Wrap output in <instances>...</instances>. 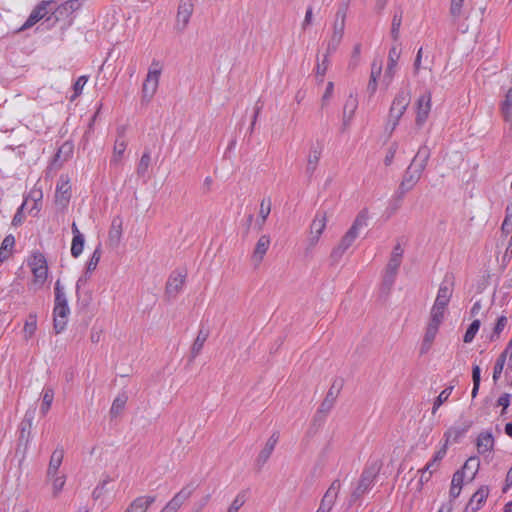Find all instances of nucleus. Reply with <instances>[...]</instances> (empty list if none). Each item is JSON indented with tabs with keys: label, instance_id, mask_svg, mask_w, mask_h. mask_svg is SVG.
Wrapping results in <instances>:
<instances>
[{
	"label": "nucleus",
	"instance_id": "a211bd4d",
	"mask_svg": "<svg viewBox=\"0 0 512 512\" xmlns=\"http://www.w3.org/2000/svg\"><path fill=\"white\" fill-rule=\"evenodd\" d=\"M489 494L487 486H481L470 498L465 507V512H476L485 503Z\"/></svg>",
	"mask_w": 512,
	"mask_h": 512
},
{
	"label": "nucleus",
	"instance_id": "7c9ffc66",
	"mask_svg": "<svg viewBox=\"0 0 512 512\" xmlns=\"http://www.w3.org/2000/svg\"><path fill=\"white\" fill-rule=\"evenodd\" d=\"M464 2L465 0H451L449 14L453 23H457L461 18H467Z\"/></svg>",
	"mask_w": 512,
	"mask_h": 512
},
{
	"label": "nucleus",
	"instance_id": "473e14b6",
	"mask_svg": "<svg viewBox=\"0 0 512 512\" xmlns=\"http://www.w3.org/2000/svg\"><path fill=\"white\" fill-rule=\"evenodd\" d=\"M381 71V63H377L376 61H374L371 65V74L367 85V91L371 96L374 95L377 90V80L381 75Z\"/></svg>",
	"mask_w": 512,
	"mask_h": 512
},
{
	"label": "nucleus",
	"instance_id": "7ed1b4c3",
	"mask_svg": "<svg viewBox=\"0 0 512 512\" xmlns=\"http://www.w3.org/2000/svg\"><path fill=\"white\" fill-rule=\"evenodd\" d=\"M411 101V91L409 83L406 87L401 88L394 97L388 115V125L391 126L393 132L399 124L401 117L404 115Z\"/></svg>",
	"mask_w": 512,
	"mask_h": 512
},
{
	"label": "nucleus",
	"instance_id": "680f3d73",
	"mask_svg": "<svg viewBox=\"0 0 512 512\" xmlns=\"http://www.w3.org/2000/svg\"><path fill=\"white\" fill-rule=\"evenodd\" d=\"M244 503H245L244 496L237 495L226 512H238V510L243 506Z\"/></svg>",
	"mask_w": 512,
	"mask_h": 512
},
{
	"label": "nucleus",
	"instance_id": "37998d69",
	"mask_svg": "<svg viewBox=\"0 0 512 512\" xmlns=\"http://www.w3.org/2000/svg\"><path fill=\"white\" fill-rule=\"evenodd\" d=\"M402 17H403V11L401 9H398L392 19V25H391V36L393 40L397 41L399 39V33H400V27L402 24Z\"/></svg>",
	"mask_w": 512,
	"mask_h": 512
},
{
	"label": "nucleus",
	"instance_id": "393cba45",
	"mask_svg": "<svg viewBox=\"0 0 512 512\" xmlns=\"http://www.w3.org/2000/svg\"><path fill=\"white\" fill-rule=\"evenodd\" d=\"M64 458L63 447H57L51 454L47 468V477H54L58 474L59 468Z\"/></svg>",
	"mask_w": 512,
	"mask_h": 512
},
{
	"label": "nucleus",
	"instance_id": "6e6552de",
	"mask_svg": "<svg viewBox=\"0 0 512 512\" xmlns=\"http://www.w3.org/2000/svg\"><path fill=\"white\" fill-rule=\"evenodd\" d=\"M376 474V469L372 467L367 468L362 472L358 485L351 494V502L357 501L372 488Z\"/></svg>",
	"mask_w": 512,
	"mask_h": 512
},
{
	"label": "nucleus",
	"instance_id": "4d7b16f0",
	"mask_svg": "<svg viewBox=\"0 0 512 512\" xmlns=\"http://www.w3.org/2000/svg\"><path fill=\"white\" fill-rule=\"evenodd\" d=\"M331 54H328V52L326 51L324 57H323V60L322 62H318L317 63V66H316V74L323 77L328 69V66H329V56Z\"/></svg>",
	"mask_w": 512,
	"mask_h": 512
},
{
	"label": "nucleus",
	"instance_id": "8fccbe9b",
	"mask_svg": "<svg viewBox=\"0 0 512 512\" xmlns=\"http://www.w3.org/2000/svg\"><path fill=\"white\" fill-rule=\"evenodd\" d=\"M100 258H101V248H100V245L94 250L91 258L89 259L88 263H87V267H86V275L88 273H91L92 271H94L100 261Z\"/></svg>",
	"mask_w": 512,
	"mask_h": 512
},
{
	"label": "nucleus",
	"instance_id": "774afa93",
	"mask_svg": "<svg viewBox=\"0 0 512 512\" xmlns=\"http://www.w3.org/2000/svg\"><path fill=\"white\" fill-rule=\"evenodd\" d=\"M464 477H465V475H464L463 471H460V470L456 471L453 474L451 485L462 487L463 481H464Z\"/></svg>",
	"mask_w": 512,
	"mask_h": 512
},
{
	"label": "nucleus",
	"instance_id": "49530a36",
	"mask_svg": "<svg viewBox=\"0 0 512 512\" xmlns=\"http://www.w3.org/2000/svg\"><path fill=\"white\" fill-rule=\"evenodd\" d=\"M452 390H453V386H450L440 392V394L434 401L433 408H432V414H435L436 411L438 410V408L448 400L449 396L452 393Z\"/></svg>",
	"mask_w": 512,
	"mask_h": 512
},
{
	"label": "nucleus",
	"instance_id": "0e129e2a",
	"mask_svg": "<svg viewBox=\"0 0 512 512\" xmlns=\"http://www.w3.org/2000/svg\"><path fill=\"white\" fill-rule=\"evenodd\" d=\"M312 20H313V8H312V6H308L306 13H305L304 20L302 22V29L306 30L312 24Z\"/></svg>",
	"mask_w": 512,
	"mask_h": 512
},
{
	"label": "nucleus",
	"instance_id": "412c9836",
	"mask_svg": "<svg viewBox=\"0 0 512 512\" xmlns=\"http://www.w3.org/2000/svg\"><path fill=\"white\" fill-rule=\"evenodd\" d=\"M156 501L155 496L144 495L135 498L124 512H147L150 506Z\"/></svg>",
	"mask_w": 512,
	"mask_h": 512
},
{
	"label": "nucleus",
	"instance_id": "0eeeda50",
	"mask_svg": "<svg viewBox=\"0 0 512 512\" xmlns=\"http://www.w3.org/2000/svg\"><path fill=\"white\" fill-rule=\"evenodd\" d=\"M56 2L53 0L41 1L30 13L26 22L21 26L20 30H26L34 26L38 21L43 19L50 11L55 12Z\"/></svg>",
	"mask_w": 512,
	"mask_h": 512
},
{
	"label": "nucleus",
	"instance_id": "aec40b11",
	"mask_svg": "<svg viewBox=\"0 0 512 512\" xmlns=\"http://www.w3.org/2000/svg\"><path fill=\"white\" fill-rule=\"evenodd\" d=\"M279 440V432H274L269 439L267 440L264 448L260 451L257 459L256 465L261 468L270 458L276 444Z\"/></svg>",
	"mask_w": 512,
	"mask_h": 512
},
{
	"label": "nucleus",
	"instance_id": "6e6d98bb",
	"mask_svg": "<svg viewBox=\"0 0 512 512\" xmlns=\"http://www.w3.org/2000/svg\"><path fill=\"white\" fill-rule=\"evenodd\" d=\"M506 358H504V355H500L498 359L496 360L494 371H493V381L497 382L498 379L501 376V373L503 371L504 365H505Z\"/></svg>",
	"mask_w": 512,
	"mask_h": 512
},
{
	"label": "nucleus",
	"instance_id": "58836bf2",
	"mask_svg": "<svg viewBox=\"0 0 512 512\" xmlns=\"http://www.w3.org/2000/svg\"><path fill=\"white\" fill-rule=\"evenodd\" d=\"M54 399V390L51 387H44L42 390V404L40 412L45 415L50 410Z\"/></svg>",
	"mask_w": 512,
	"mask_h": 512
},
{
	"label": "nucleus",
	"instance_id": "2eb2a0df",
	"mask_svg": "<svg viewBox=\"0 0 512 512\" xmlns=\"http://www.w3.org/2000/svg\"><path fill=\"white\" fill-rule=\"evenodd\" d=\"M186 280V273L182 271H174L168 278L166 283L165 294L168 298H175L182 290Z\"/></svg>",
	"mask_w": 512,
	"mask_h": 512
},
{
	"label": "nucleus",
	"instance_id": "052dcab7",
	"mask_svg": "<svg viewBox=\"0 0 512 512\" xmlns=\"http://www.w3.org/2000/svg\"><path fill=\"white\" fill-rule=\"evenodd\" d=\"M507 317L505 316H500L498 319H497V323L494 327V332H493V335L491 336V340H493L494 336H499V334L504 330V328L506 327L507 325Z\"/></svg>",
	"mask_w": 512,
	"mask_h": 512
},
{
	"label": "nucleus",
	"instance_id": "3c124183",
	"mask_svg": "<svg viewBox=\"0 0 512 512\" xmlns=\"http://www.w3.org/2000/svg\"><path fill=\"white\" fill-rule=\"evenodd\" d=\"M480 328V320H474L466 330V333L464 335L463 341L465 343H470L473 341L476 333L478 332Z\"/></svg>",
	"mask_w": 512,
	"mask_h": 512
},
{
	"label": "nucleus",
	"instance_id": "c9c22d12",
	"mask_svg": "<svg viewBox=\"0 0 512 512\" xmlns=\"http://www.w3.org/2000/svg\"><path fill=\"white\" fill-rule=\"evenodd\" d=\"M82 5L81 0H68L61 5L55 7V13H58L60 16L72 14L74 11H77Z\"/></svg>",
	"mask_w": 512,
	"mask_h": 512
},
{
	"label": "nucleus",
	"instance_id": "338daca9",
	"mask_svg": "<svg viewBox=\"0 0 512 512\" xmlns=\"http://www.w3.org/2000/svg\"><path fill=\"white\" fill-rule=\"evenodd\" d=\"M334 91V84L333 82H328L326 86V90L322 96V105L324 106L329 99L332 97Z\"/></svg>",
	"mask_w": 512,
	"mask_h": 512
},
{
	"label": "nucleus",
	"instance_id": "79ce46f5",
	"mask_svg": "<svg viewBox=\"0 0 512 512\" xmlns=\"http://www.w3.org/2000/svg\"><path fill=\"white\" fill-rule=\"evenodd\" d=\"M502 113L505 121L509 122L512 129V89H509L502 104Z\"/></svg>",
	"mask_w": 512,
	"mask_h": 512
},
{
	"label": "nucleus",
	"instance_id": "c85d7f7f",
	"mask_svg": "<svg viewBox=\"0 0 512 512\" xmlns=\"http://www.w3.org/2000/svg\"><path fill=\"white\" fill-rule=\"evenodd\" d=\"M402 260L396 257H391L386 266L385 275H384V283L387 285H392L394 283L395 277L398 273V269L401 265Z\"/></svg>",
	"mask_w": 512,
	"mask_h": 512
},
{
	"label": "nucleus",
	"instance_id": "a19ab883",
	"mask_svg": "<svg viewBox=\"0 0 512 512\" xmlns=\"http://www.w3.org/2000/svg\"><path fill=\"white\" fill-rule=\"evenodd\" d=\"M150 163H151L150 152L149 151H145L142 154V156L140 158V161H139V163L137 165L136 173H137L138 177L145 178L147 176L148 168L150 166Z\"/></svg>",
	"mask_w": 512,
	"mask_h": 512
},
{
	"label": "nucleus",
	"instance_id": "39448f33",
	"mask_svg": "<svg viewBox=\"0 0 512 512\" xmlns=\"http://www.w3.org/2000/svg\"><path fill=\"white\" fill-rule=\"evenodd\" d=\"M342 386H343L342 379L334 380L329 391L327 392L325 399L322 401V403L314 417L315 421H320V422L324 421L325 416L333 408L336 398H337L340 390L342 389Z\"/></svg>",
	"mask_w": 512,
	"mask_h": 512
},
{
	"label": "nucleus",
	"instance_id": "4c0bfd02",
	"mask_svg": "<svg viewBox=\"0 0 512 512\" xmlns=\"http://www.w3.org/2000/svg\"><path fill=\"white\" fill-rule=\"evenodd\" d=\"M479 466H480V461H479L478 457L472 456L465 462V464L463 465V467L460 471H463L465 476H466V473L469 472L470 475H468L467 477H468L469 481H472L479 469Z\"/></svg>",
	"mask_w": 512,
	"mask_h": 512
},
{
	"label": "nucleus",
	"instance_id": "2f4dec72",
	"mask_svg": "<svg viewBox=\"0 0 512 512\" xmlns=\"http://www.w3.org/2000/svg\"><path fill=\"white\" fill-rule=\"evenodd\" d=\"M442 321H443V318L430 314V320H429V323L426 328V332L423 337L424 339L427 340V342L434 341V339L437 335L439 326L441 325Z\"/></svg>",
	"mask_w": 512,
	"mask_h": 512
},
{
	"label": "nucleus",
	"instance_id": "f704fd0d",
	"mask_svg": "<svg viewBox=\"0 0 512 512\" xmlns=\"http://www.w3.org/2000/svg\"><path fill=\"white\" fill-rule=\"evenodd\" d=\"M127 400L128 396L126 395V393H121L114 399L109 411L111 418H116L122 413L127 403Z\"/></svg>",
	"mask_w": 512,
	"mask_h": 512
},
{
	"label": "nucleus",
	"instance_id": "b1692460",
	"mask_svg": "<svg viewBox=\"0 0 512 512\" xmlns=\"http://www.w3.org/2000/svg\"><path fill=\"white\" fill-rule=\"evenodd\" d=\"M270 243L271 239L268 235H262L258 239L252 254V261L255 263L256 266H258L262 262L264 255L269 249Z\"/></svg>",
	"mask_w": 512,
	"mask_h": 512
},
{
	"label": "nucleus",
	"instance_id": "9d476101",
	"mask_svg": "<svg viewBox=\"0 0 512 512\" xmlns=\"http://www.w3.org/2000/svg\"><path fill=\"white\" fill-rule=\"evenodd\" d=\"M193 11L194 5L191 0H180L175 23L177 31L183 32L187 28Z\"/></svg>",
	"mask_w": 512,
	"mask_h": 512
},
{
	"label": "nucleus",
	"instance_id": "a878e982",
	"mask_svg": "<svg viewBox=\"0 0 512 512\" xmlns=\"http://www.w3.org/2000/svg\"><path fill=\"white\" fill-rule=\"evenodd\" d=\"M122 237V220L120 217H115L112 222L108 233V243L111 247H117Z\"/></svg>",
	"mask_w": 512,
	"mask_h": 512
},
{
	"label": "nucleus",
	"instance_id": "6ab92c4d",
	"mask_svg": "<svg viewBox=\"0 0 512 512\" xmlns=\"http://www.w3.org/2000/svg\"><path fill=\"white\" fill-rule=\"evenodd\" d=\"M323 147V142L320 140H317L316 143L310 146L306 167V170L309 174H312L316 170L323 151Z\"/></svg>",
	"mask_w": 512,
	"mask_h": 512
},
{
	"label": "nucleus",
	"instance_id": "de8ad7c7",
	"mask_svg": "<svg viewBox=\"0 0 512 512\" xmlns=\"http://www.w3.org/2000/svg\"><path fill=\"white\" fill-rule=\"evenodd\" d=\"M84 236H76L72 239L71 244V255L75 258L79 257L81 253L83 252L84 248Z\"/></svg>",
	"mask_w": 512,
	"mask_h": 512
},
{
	"label": "nucleus",
	"instance_id": "a18cd8bd",
	"mask_svg": "<svg viewBox=\"0 0 512 512\" xmlns=\"http://www.w3.org/2000/svg\"><path fill=\"white\" fill-rule=\"evenodd\" d=\"M345 18L346 13L345 11H337L335 15V20L333 24V33L344 35V29H345Z\"/></svg>",
	"mask_w": 512,
	"mask_h": 512
},
{
	"label": "nucleus",
	"instance_id": "423d86ee",
	"mask_svg": "<svg viewBox=\"0 0 512 512\" xmlns=\"http://www.w3.org/2000/svg\"><path fill=\"white\" fill-rule=\"evenodd\" d=\"M422 173V170L417 167H413L411 164L407 167L397 190V197L399 199H402L408 191L414 188V186L420 180Z\"/></svg>",
	"mask_w": 512,
	"mask_h": 512
},
{
	"label": "nucleus",
	"instance_id": "dca6fc26",
	"mask_svg": "<svg viewBox=\"0 0 512 512\" xmlns=\"http://www.w3.org/2000/svg\"><path fill=\"white\" fill-rule=\"evenodd\" d=\"M399 57L400 50L396 46H392L389 51L388 63L382 80L385 88H388L393 81Z\"/></svg>",
	"mask_w": 512,
	"mask_h": 512
},
{
	"label": "nucleus",
	"instance_id": "ea45409f",
	"mask_svg": "<svg viewBox=\"0 0 512 512\" xmlns=\"http://www.w3.org/2000/svg\"><path fill=\"white\" fill-rule=\"evenodd\" d=\"M15 244V239L12 235H7L2 241L0 247V262L7 260L12 252Z\"/></svg>",
	"mask_w": 512,
	"mask_h": 512
},
{
	"label": "nucleus",
	"instance_id": "603ef678",
	"mask_svg": "<svg viewBox=\"0 0 512 512\" xmlns=\"http://www.w3.org/2000/svg\"><path fill=\"white\" fill-rule=\"evenodd\" d=\"M342 38L343 35L332 32V35L327 43L326 51L328 52V54H333L337 50L342 41Z\"/></svg>",
	"mask_w": 512,
	"mask_h": 512
},
{
	"label": "nucleus",
	"instance_id": "c756f323",
	"mask_svg": "<svg viewBox=\"0 0 512 512\" xmlns=\"http://www.w3.org/2000/svg\"><path fill=\"white\" fill-rule=\"evenodd\" d=\"M209 336V332L203 328H201L197 334L196 339L194 340L191 351H190V360H194L202 351L203 346Z\"/></svg>",
	"mask_w": 512,
	"mask_h": 512
},
{
	"label": "nucleus",
	"instance_id": "c03bdc74",
	"mask_svg": "<svg viewBox=\"0 0 512 512\" xmlns=\"http://www.w3.org/2000/svg\"><path fill=\"white\" fill-rule=\"evenodd\" d=\"M47 479L52 482L53 497H58L66 482L65 475L56 474V476L47 477Z\"/></svg>",
	"mask_w": 512,
	"mask_h": 512
},
{
	"label": "nucleus",
	"instance_id": "4be33fe9",
	"mask_svg": "<svg viewBox=\"0 0 512 512\" xmlns=\"http://www.w3.org/2000/svg\"><path fill=\"white\" fill-rule=\"evenodd\" d=\"M192 491L187 487L182 488L162 509L163 512H177L183 503L191 496Z\"/></svg>",
	"mask_w": 512,
	"mask_h": 512
},
{
	"label": "nucleus",
	"instance_id": "5701e85b",
	"mask_svg": "<svg viewBox=\"0 0 512 512\" xmlns=\"http://www.w3.org/2000/svg\"><path fill=\"white\" fill-rule=\"evenodd\" d=\"M494 437L491 432L483 431L481 432L476 440V447L479 454L484 455L485 453H490L494 449Z\"/></svg>",
	"mask_w": 512,
	"mask_h": 512
},
{
	"label": "nucleus",
	"instance_id": "ddd939ff",
	"mask_svg": "<svg viewBox=\"0 0 512 512\" xmlns=\"http://www.w3.org/2000/svg\"><path fill=\"white\" fill-rule=\"evenodd\" d=\"M416 118L415 123L418 127H422L428 119L431 111V93L427 92L421 95L416 102Z\"/></svg>",
	"mask_w": 512,
	"mask_h": 512
},
{
	"label": "nucleus",
	"instance_id": "9b49d317",
	"mask_svg": "<svg viewBox=\"0 0 512 512\" xmlns=\"http://www.w3.org/2000/svg\"><path fill=\"white\" fill-rule=\"evenodd\" d=\"M327 223V217L324 212H318L310 225V235L308 237V249L313 248L318 243Z\"/></svg>",
	"mask_w": 512,
	"mask_h": 512
},
{
	"label": "nucleus",
	"instance_id": "20e7f679",
	"mask_svg": "<svg viewBox=\"0 0 512 512\" xmlns=\"http://www.w3.org/2000/svg\"><path fill=\"white\" fill-rule=\"evenodd\" d=\"M453 294L452 284L449 283L446 279L440 284V287L437 292V296L435 302L432 306L430 314L444 318V313L447 308V305L450 302V299Z\"/></svg>",
	"mask_w": 512,
	"mask_h": 512
},
{
	"label": "nucleus",
	"instance_id": "864d4df0",
	"mask_svg": "<svg viewBox=\"0 0 512 512\" xmlns=\"http://www.w3.org/2000/svg\"><path fill=\"white\" fill-rule=\"evenodd\" d=\"M32 273H33V276H34L35 283H38V284L42 285L45 282L46 278H47L48 267L47 266H42V267H39V268H34V270H32Z\"/></svg>",
	"mask_w": 512,
	"mask_h": 512
},
{
	"label": "nucleus",
	"instance_id": "5fc2aeb1",
	"mask_svg": "<svg viewBox=\"0 0 512 512\" xmlns=\"http://www.w3.org/2000/svg\"><path fill=\"white\" fill-rule=\"evenodd\" d=\"M87 81H88V78L86 76H80L76 80V82L74 83V86H73L74 94L70 98L71 101H74L82 93V90H83L85 84L87 83Z\"/></svg>",
	"mask_w": 512,
	"mask_h": 512
},
{
	"label": "nucleus",
	"instance_id": "bb28decb",
	"mask_svg": "<svg viewBox=\"0 0 512 512\" xmlns=\"http://www.w3.org/2000/svg\"><path fill=\"white\" fill-rule=\"evenodd\" d=\"M430 156V148L426 144H424L421 147H419L416 155L414 156L410 164L413 165V167H417L420 170L424 171L426 169Z\"/></svg>",
	"mask_w": 512,
	"mask_h": 512
},
{
	"label": "nucleus",
	"instance_id": "bf43d9fd",
	"mask_svg": "<svg viewBox=\"0 0 512 512\" xmlns=\"http://www.w3.org/2000/svg\"><path fill=\"white\" fill-rule=\"evenodd\" d=\"M397 149H398V144L396 142H393L390 145V147L388 148L386 156L384 158V164L386 166H390L393 163Z\"/></svg>",
	"mask_w": 512,
	"mask_h": 512
},
{
	"label": "nucleus",
	"instance_id": "cd10ccee",
	"mask_svg": "<svg viewBox=\"0 0 512 512\" xmlns=\"http://www.w3.org/2000/svg\"><path fill=\"white\" fill-rule=\"evenodd\" d=\"M357 100L352 95L349 96L347 99L344 108H343V122H342V129L346 130L354 117V113L357 109Z\"/></svg>",
	"mask_w": 512,
	"mask_h": 512
},
{
	"label": "nucleus",
	"instance_id": "69168bd1",
	"mask_svg": "<svg viewBox=\"0 0 512 512\" xmlns=\"http://www.w3.org/2000/svg\"><path fill=\"white\" fill-rule=\"evenodd\" d=\"M512 258V235L509 237L505 252L502 257V262L507 264Z\"/></svg>",
	"mask_w": 512,
	"mask_h": 512
},
{
	"label": "nucleus",
	"instance_id": "e2e57ef3",
	"mask_svg": "<svg viewBox=\"0 0 512 512\" xmlns=\"http://www.w3.org/2000/svg\"><path fill=\"white\" fill-rule=\"evenodd\" d=\"M497 405L498 406H502L503 409L501 411V415H504L505 412H506V409L509 407L510 405V394L508 393H504L503 395H501L498 400H497Z\"/></svg>",
	"mask_w": 512,
	"mask_h": 512
},
{
	"label": "nucleus",
	"instance_id": "13d9d810",
	"mask_svg": "<svg viewBox=\"0 0 512 512\" xmlns=\"http://www.w3.org/2000/svg\"><path fill=\"white\" fill-rule=\"evenodd\" d=\"M31 270L34 268H39L42 266H47L46 259L41 253H36L33 255L31 261L29 262Z\"/></svg>",
	"mask_w": 512,
	"mask_h": 512
},
{
	"label": "nucleus",
	"instance_id": "72a5a7b5",
	"mask_svg": "<svg viewBox=\"0 0 512 512\" xmlns=\"http://www.w3.org/2000/svg\"><path fill=\"white\" fill-rule=\"evenodd\" d=\"M271 200L270 198H264L260 203V209H259V217L256 220V226L258 230H262V228L265 225V222L271 212Z\"/></svg>",
	"mask_w": 512,
	"mask_h": 512
},
{
	"label": "nucleus",
	"instance_id": "e433bc0d",
	"mask_svg": "<svg viewBox=\"0 0 512 512\" xmlns=\"http://www.w3.org/2000/svg\"><path fill=\"white\" fill-rule=\"evenodd\" d=\"M126 147H127V143L122 137H119L116 139L114 148H113V156L110 161L111 164L118 165L121 162V159L126 150Z\"/></svg>",
	"mask_w": 512,
	"mask_h": 512
},
{
	"label": "nucleus",
	"instance_id": "f3484780",
	"mask_svg": "<svg viewBox=\"0 0 512 512\" xmlns=\"http://www.w3.org/2000/svg\"><path fill=\"white\" fill-rule=\"evenodd\" d=\"M472 420H464L459 425H454L444 433L446 444L457 443L472 427Z\"/></svg>",
	"mask_w": 512,
	"mask_h": 512
},
{
	"label": "nucleus",
	"instance_id": "09e8293b",
	"mask_svg": "<svg viewBox=\"0 0 512 512\" xmlns=\"http://www.w3.org/2000/svg\"><path fill=\"white\" fill-rule=\"evenodd\" d=\"M37 329V320L35 315H29L24 325L25 338H31Z\"/></svg>",
	"mask_w": 512,
	"mask_h": 512
},
{
	"label": "nucleus",
	"instance_id": "1a4fd4ad",
	"mask_svg": "<svg viewBox=\"0 0 512 512\" xmlns=\"http://www.w3.org/2000/svg\"><path fill=\"white\" fill-rule=\"evenodd\" d=\"M160 74L161 68L159 67V63L153 61L151 67L149 68L146 79L143 83V97H147L148 99H150L155 94L158 88Z\"/></svg>",
	"mask_w": 512,
	"mask_h": 512
},
{
	"label": "nucleus",
	"instance_id": "f03ea898",
	"mask_svg": "<svg viewBox=\"0 0 512 512\" xmlns=\"http://www.w3.org/2000/svg\"><path fill=\"white\" fill-rule=\"evenodd\" d=\"M55 300H54V330L57 334L64 331L67 325V319L70 314L68 300L64 287L60 280H57L54 287Z\"/></svg>",
	"mask_w": 512,
	"mask_h": 512
},
{
	"label": "nucleus",
	"instance_id": "f257e3e1",
	"mask_svg": "<svg viewBox=\"0 0 512 512\" xmlns=\"http://www.w3.org/2000/svg\"><path fill=\"white\" fill-rule=\"evenodd\" d=\"M368 218L369 216L367 209H363L359 212L352 226L342 237L339 244L332 250L331 259L334 262H338L341 259L344 253L352 246L354 241L358 238L360 230L362 228L367 227Z\"/></svg>",
	"mask_w": 512,
	"mask_h": 512
},
{
	"label": "nucleus",
	"instance_id": "f8f14e48",
	"mask_svg": "<svg viewBox=\"0 0 512 512\" xmlns=\"http://www.w3.org/2000/svg\"><path fill=\"white\" fill-rule=\"evenodd\" d=\"M341 489V483L338 479L334 480L325 492L318 510L316 512H330L338 497Z\"/></svg>",
	"mask_w": 512,
	"mask_h": 512
},
{
	"label": "nucleus",
	"instance_id": "4468645a",
	"mask_svg": "<svg viewBox=\"0 0 512 512\" xmlns=\"http://www.w3.org/2000/svg\"><path fill=\"white\" fill-rule=\"evenodd\" d=\"M71 198V186L70 179L67 175H61L55 192V202L56 204L66 207Z\"/></svg>",
	"mask_w": 512,
	"mask_h": 512
}]
</instances>
